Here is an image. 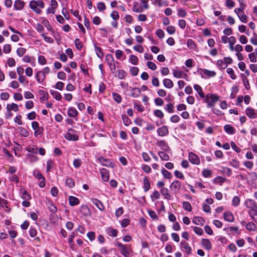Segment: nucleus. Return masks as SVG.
Returning a JSON list of instances; mask_svg holds the SVG:
<instances>
[{
	"label": "nucleus",
	"instance_id": "obj_34",
	"mask_svg": "<svg viewBox=\"0 0 257 257\" xmlns=\"http://www.w3.org/2000/svg\"><path fill=\"white\" fill-rule=\"evenodd\" d=\"M7 110L8 111H9V110H13L15 112H17L19 110V106L18 105L13 103L11 104H8L7 106Z\"/></svg>",
	"mask_w": 257,
	"mask_h": 257
},
{
	"label": "nucleus",
	"instance_id": "obj_54",
	"mask_svg": "<svg viewBox=\"0 0 257 257\" xmlns=\"http://www.w3.org/2000/svg\"><path fill=\"white\" fill-rule=\"evenodd\" d=\"M240 203V199L238 196H234L232 200V205L236 207Z\"/></svg>",
	"mask_w": 257,
	"mask_h": 257
},
{
	"label": "nucleus",
	"instance_id": "obj_45",
	"mask_svg": "<svg viewBox=\"0 0 257 257\" xmlns=\"http://www.w3.org/2000/svg\"><path fill=\"white\" fill-rule=\"evenodd\" d=\"M161 173L165 178L170 179L172 177V174L164 168L161 170Z\"/></svg>",
	"mask_w": 257,
	"mask_h": 257
},
{
	"label": "nucleus",
	"instance_id": "obj_32",
	"mask_svg": "<svg viewBox=\"0 0 257 257\" xmlns=\"http://www.w3.org/2000/svg\"><path fill=\"white\" fill-rule=\"evenodd\" d=\"M115 56L117 59L121 61L125 59V56L123 52L120 50H116L115 51Z\"/></svg>",
	"mask_w": 257,
	"mask_h": 257
},
{
	"label": "nucleus",
	"instance_id": "obj_28",
	"mask_svg": "<svg viewBox=\"0 0 257 257\" xmlns=\"http://www.w3.org/2000/svg\"><path fill=\"white\" fill-rule=\"evenodd\" d=\"M164 86L167 88H172L174 86L173 81L168 78H165L163 80Z\"/></svg>",
	"mask_w": 257,
	"mask_h": 257
},
{
	"label": "nucleus",
	"instance_id": "obj_1",
	"mask_svg": "<svg viewBox=\"0 0 257 257\" xmlns=\"http://www.w3.org/2000/svg\"><path fill=\"white\" fill-rule=\"evenodd\" d=\"M30 8L36 14H40L42 12L41 9L45 7V4L42 0H32L29 3Z\"/></svg>",
	"mask_w": 257,
	"mask_h": 257
},
{
	"label": "nucleus",
	"instance_id": "obj_48",
	"mask_svg": "<svg viewBox=\"0 0 257 257\" xmlns=\"http://www.w3.org/2000/svg\"><path fill=\"white\" fill-rule=\"evenodd\" d=\"M26 156L31 162H36L38 160V158L36 156L31 154H28Z\"/></svg>",
	"mask_w": 257,
	"mask_h": 257
},
{
	"label": "nucleus",
	"instance_id": "obj_60",
	"mask_svg": "<svg viewBox=\"0 0 257 257\" xmlns=\"http://www.w3.org/2000/svg\"><path fill=\"white\" fill-rule=\"evenodd\" d=\"M229 165L235 168H238L239 166V162L235 159L232 160L229 163Z\"/></svg>",
	"mask_w": 257,
	"mask_h": 257
},
{
	"label": "nucleus",
	"instance_id": "obj_52",
	"mask_svg": "<svg viewBox=\"0 0 257 257\" xmlns=\"http://www.w3.org/2000/svg\"><path fill=\"white\" fill-rule=\"evenodd\" d=\"M54 168V162L51 160H48L47 162V172L50 171V170Z\"/></svg>",
	"mask_w": 257,
	"mask_h": 257
},
{
	"label": "nucleus",
	"instance_id": "obj_22",
	"mask_svg": "<svg viewBox=\"0 0 257 257\" xmlns=\"http://www.w3.org/2000/svg\"><path fill=\"white\" fill-rule=\"evenodd\" d=\"M25 6V3L21 0H16L14 4V9L16 10H22L23 9Z\"/></svg>",
	"mask_w": 257,
	"mask_h": 257
},
{
	"label": "nucleus",
	"instance_id": "obj_63",
	"mask_svg": "<svg viewBox=\"0 0 257 257\" xmlns=\"http://www.w3.org/2000/svg\"><path fill=\"white\" fill-rule=\"evenodd\" d=\"M225 180V179L221 176H217L214 179L215 183H219L220 184H222Z\"/></svg>",
	"mask_w": 257,
	"mask_h": 257
},
{
	"label": "nucleus",
	"instance_id": "obj_51",
	"mask_svg": "<svg viewBox=\"0 0 257 257\" xmlns=\"http://www.w3.org/2000/svg\"><path fill=\"white\" fill-rule=\"evenodd\" d=\"M154 4L159 7L167 6V3L163 0H154Z\"/></svg>",
	"mask_w": 257,
	"mask_h": 257
},
{
	"label": "nucleus",
	"instance_id": "obj_57",
	"mask_svg": "<svg viewBox=\"0 0 257 257\" xmlns=\"http://www.w3.org/2000/svg\"><path fill=\"white\" fill-rule=\"evenodd\" d=\"M177 14L179 17L184 18L186 17L187 13L185 10L180 8L177 10Z\"/></svg>",
	"mask_w": 257,
	"mask_h": 257
},
{
	"label": "nucleus",
	"instance_id": "obj_2",
	"mask_svg": "<svg viewBox=\"0 0 257 257\" xmlns=\"http://www.w3.org/2000/svg\"><path fill=\"white\" fill-rule=\"evenodd\" d=\"M204 101L207 103V106L210 108L214 107L215 104L219 99V96L216 94L207 93L203 98Z\"/></svg>",
	"mask_w": 257,
	"mask_h": 257
},
{
	"label": "nucleus",
	"instance_id": "obj_49",
	"mask_svg": "<svg viewBox=\"0 0 257 257\" xmlns=\"http://www.w3.org/2000/svg\"><path fill=\"white\" fill-rule=\"evenodd\" d=\"M112 97L113 100L117 103H120L121 102L122 98L119 94L116 93H113Z\"/></svg>",
	"mask_w": 257,
	"mask_h": 257
},
{
	"label": "nucleus",
	"instance_id": "obj_41",
	"mask_svg": "<svg viewBox=\"0 0 257 257\" xmlns=\"http://www.w3.org/2000/svg\"><path fill=\"white\" fill-rule=\"evenodd\" d=\"M133 10L135 13H141L143 12L144 9L142 7L139 6L138 3H136L133 8Z\"/></svg>",
	"mask_w": 257,
	"mask_h": 257
},
{
	"label": "nucleus",
	"instance_id": "obj_30",
	"mask_svg": "<svg viewBox=\"0 0 257 257\" xmlns=\"http://www.w3.org/2000/svg\"><path fill=\"white\" fill-rule=\"evenodd\" d=\"M194 88L197 91L198 95L201 98L205 97V94L202 90L201 87L198 84H194Z\"/></svg>",
	"mask_w": 257,
	"mask_h": 257
},
{
	"label": "nucleus",
	"instance_id": "obj_19",
	"mask_svg": "<svg viewBox=\"0 0 257 257\" xmlns=\"http://www.w3.org/2000/svg\"><path fill=\"white\" fill-rule=\"evenodd\" d=\"M181 186V184L180 182L178 180H175L171 183L170 188L173 191H178L180 189Z\"/></svg>",
	"mask_w": 257,
	"mask_h": 257
},
{
	"label": "nucleus",
	"instance_id": "obj_10",
	"mask_svg": "<svg viewBox=\"0 0 257 257\" xmlns=\"http://www.w3.org/2000/svg\"><path fill=\"white\" fill-rule=\"evenodd\" d=\"M180 244L181 249L183 251L186 252V253L188 255L191 254L192 249L187 242L184 241H182L180 243Z\"/></svg>",
	"mask_w": 257,
	"mask_h": 257
},
{
	"label": "nucleus",
	"instance_id": "obj_56",
	"mask_svg": "<svg viewBox=\"0 0 257 257\" xmlns=\"http://www.w3.org/2000/svg\"><path fill=\"white\" fill-rule=\"evenodd\" d=\"M73 164L75 168H79L82 165V161L80 159H75L74 160Z\"/></svg>",
	"mask_w": 257,
	"mask_h": 257
},
{
	"label": "nucleus",
	"instance_id": "obj_43",
	"mask_svg": "<svg viewBox=\"0 0 257 257\" xmlns=\"http://www.w3.org/2000/svg\"><path fill=\"white\" fill-rule=\"evenodd\" d=\"M160 198V194L157 190H155L151 195V198L153 201Z\"/></svg>",
	"mask_w": 257,
	"mask_h": 257
},
{
	"label": "nucleus",
	"instance_id": "obj_6",
	"mask_svg": "<svg viewBox=\"0 0 257 257\" xmlns=\"http://www.w3.org/2000/svg\"><path fill=\"white\" fill-rule=\"evenodd\" d=\"M201 75L202 78L213 77L216 75V72L214 71L209 70L206 69H201Z\"/></svg>",
	"mask_w": 257,
	"mask_h": 257
},
{
	"label": "nucleus",
	"instance_id": "obj_40",
	"mask_svg": "<svg viewBox=\"0 0 257 257\" xmlns=\"http://www.w3.org/2000/svg\"><path fill=\"white\" fill-rule=\"evenodd\" d=\"M33 175L34 176V177L38 180L43 179V178L44 177V176H43L41 173L37 169H35L33 170Z\"/></svg>",
	"mask_w": 257,
	"mask_h": 257
},
{
	"label": "nucleus",
	"instance_id": "obj_27",
	"mask_svg": "<svg viewBox=\"0 0 257 257\" xmlns=\"http://www.w3.org/2000/svg\"><path fill=\"white\" fill-rule=\"evenodd\" d=\"M131 91V95L133 97H138L140 96V95L141 93V89L138 87L132 88Z\"/></svg>",
	"mask_w": 257,
	"mask_h": 257
},
{
	"label": "nucleus",
	"instance_id": "obj_55",
	"mask_svg": "<svg viewBox=\"0 0 257 257\" xmlns=\"http://www.w3.org/2000/svg\"><path fill=\"white\" fill-rule=\"evenodd\" d=\"M226 72L229 75L230 78L234 80L236 79V75H235L234 73V70L231 68H228L226 69Z\"/></svg>",
	"mask_w": 257,
	"mask_h": 257
},
{
	"label": "nucleus",
	"instance_id": "obj_17",
	"mask_svg": "<svg viewBox=\"0 0 257 257\" xmlns=\"http://www.w3.org/2000/svg\"><path fill=\"white\" fill-rule=\"evenodd\" d=\"M224 219L229 222H232L234 221V217L233 214L229 211L225 212L223 214Z\"/></svg>",
	"mask_w": 257,
	"mask_h": 257
},
{
	"label": "nucleus",
	"instance_id": "obj_50",
	"mask_svg": "<svg viewBox=\"0 0 257 257\" xmlns=\"http://www.w3.org/2000/svg\"><path fill=\"white\" fill-rule=\"evenodd\" d=\"M94 48L97 56L99 58H102L103 56V53L101 48L96 46H95Z\"/></svg>",
	"mask_w": 257,
	"mask_h": 257
},
{
	"label": "nucleus",
	"instance_id": "obj_9",
	"mask_svg": "<svg viewBox=\"0 0 257 257\" xmlns=\"http://www.w3.org/2000/svg\"><path fill=\"white\" fill-rule=\"evenodd\" d=\"M245 114L251 119L256 118H257V110L251 107H247L245 109Z\"/></svg>",
	"mask_w": 257,
	"mask_h": 257
},
{
	"label": "nucleus",
	"instance_id": "obj_62",
	"mask_svg": "<svg viewBox=\"0 0 257 257\" xmlns=\"http://www.w3.org/2000/svg\"><path fill=\"white\" fill-rule=\"evenodd\" d=\"M246 228L248 230L253 231L255 229L256 226L253 223L250 222L246 224Z\"/></svg>",
	"mask_w": 257,
	"mask_h": 257
},
{
	"label": "nucleus",
	"instance_id": "obj_21",
	"mask_svg": "<svg viewBox=\"0 0 257 257\" xmlns=\"http://www.w3.org/2000/svg\"><path fill=\"white\" fill-rule=\"evenodd\" d=\"M160 192L161 194L164 196L165 199L168 200H170L171 198V196L169 192V190L167 188L163 187L161 189Z\"/></svg>",
	"mask_w": 257,
	"mask_h": 257
},
{
	"label": "nucleus",
	"instance_id": "obj_26",
	"mask_svg": "<svg viewBox=\"0 0 257 257\" xmlns=\"http://www.w3.org/2000/svg\"><path fill=\"white\" fill-rule=\"evenodd\" d=\"M143 188L145 192L148 191L151 188V185L149 180L147 177L143 179Z\"/></svg>",
	"mask_w": 257,
	"mask_h": 257
},
{
	"label": "nucleus",
	"instance_id": "obj_14",
	"mask_svg": "<svg viewBox=\"0 0 257 257\" xmlns=\"http://www.w3.org/2000/svg\"><path fill=\"white\" fill-rule=\"evenodd\" d=\"M157 133L158 135L161 137H164L168 135L169 134L168 126L164 125L162 127H159L157 130Z\"/></svg>",
	"mask_w": 257,
	"mask_h": 257
},
{
	"label": "nucleus",
	"instance_id": "obj_18",
	"mask_svg": "<svg viewBox=\"0 0 257 257\" xmlns=\"http://www.w3.org/2000/svg\"><path fill=\"white\" fill-rule=\"evenodd\" d=\"M21 197L23 200H30L31 196L24 188H21L20 190Z\"/></svg>",
	"mask_w": 257,
	"mask_h": 257
},
{
	"label": "nucleus",
	"instance_id": "obj_37",
	"mask_svg": "<svg viewBox=\"0 0 257 257\" xmlns=\"http://www.w3.org/2000/svg\"><path fill=\"white\" fill-rule=\"evenodd\" d=\"M187 47L191 50H196L197 47L195 42L192 39H188L187 42Z\"/></svg>",
	"mask_w": 257,
	"mask_h": 257
},
{
	"label": "nucleus",
	"instance_id": "obj_33",
	"mask_svg": "<svg viewBox=\"0 0 257 257\" xmlns=\"http://www.w3.org/2000/svg\"><path fill=\"white\" fill-rule=\"evenodd\" d=\"M50 92L52 96L57 100L59 101L62 98L61 94L57 91L51 90Z\"/></svg>",
	"mask_w": 257,
	"mask_h": 257
},
{
	"label": "nucleus",
	"instance_id": "obj_20",
	"mask_svg": "<svg viewBox=\"0 0 257 257\" xmlns=\"http://www.w3.org/2000/svg\"><path fill=\"white\" fill-rule=\"evenodd\" d=\"M91 201L100 211L104 210V206L99 200L96 198H92Z\"/></svg>",
	"mask_w": 257,
	"mask_h": 257
},
{
	"label": "nucleus",
	"instance_id": "obj_61",
	"mask_svg": "<svg viewBox=\"0 0 257 257\" xmlns=\"http://www.w3.org/2000/svg\"><path fill=\"white\" fill-rule=\"evenodd\" d=\"M18 80L21 84H27L29 82L28 80L24 75L19 76Z\"/></svg>",
	"mask_w": 257,
	"mask_h": 257
},
{
	"label": "nucleus",
	"instance_id": "obj_12",
	"mask_svg": "<svg viewBox=\"0 0 257 257\" xmlns=\"http://www.w3.org/2000/svg\"><path fill=\"white\" fill-rule=\"evenodd\" d=\"M157 145L164 152H169L170 151V147L168 144L164 140L158 142Z\"/></svg>",
	"mask_w": 257,
	"mask_h": 257
},
{
	"label": "nucleus",
	"instance_id": "obj_5",
	"mask_svg": "<svg viewBox=\"0 0 257 257\" xmlns=\"http://www.w3.org/2000/svg\"><path fill=\"white\" fill-rule=\"evenodd\" d=\"M32 127L34 130V136L37 137L39 135L43 134L44 128L42 126H40L37 121H34L32 122Z\"/></svg>",
	"mask_w": 257,
	"mask_h": 257
},
{
	"label": "nucleus",
	"instance_id": "obj_31",
	"mask_svg": "<svg viewBox=\"0 0 257 257\" xmlns=\"http://www.w3.org/2000/svg\"><path fill=\"white\" fill-rule=\"evenodd\" d=\"M204 222V219L199 216L194 217L192 219V222L196 225H203Z\"/></svg>",
	"mask_w": 257,
	"mask_h": 257
},
{
	"label": "nucleus",
	"instance_id": "obj_29",
	"mask_svg": "<svg viewBox=\"0 0 257 257\" xmlns=\"http://www.w3.org/2000/svg\"><path fill=\"white\" fill-rule=\"evenodd\" d=\"M68 200L70 205L72 206L78 205L79 203V199L77 197L74 196H69Z\"/></svg>",
	"mask_w": 257,
	"mask_h": 257
},
{
	"label": "nucleus",
	"instance_id": "obj_16",
	"mask_svg": "<svg viewBox=\"0 0 257 257\" xmlns=\"http://www.w3.org/2000/svg\"><path fill=\"white\" fill-rule=\"evenodd\" d=\"M173 74L174 77L177 78H184L187 76L186 74L183 71L177 69L173 70Z\"/></svg>",
	"mask_w": 257,
	"mask_h": 257
},
{
	"label": "nucleus",
	"instance_id": "obj_35",
	"mask_svg": "<svg viewBox=\"0 0 257 257\" xmlns=\"http://www.w3.org/2000/svg\"><path fill=\"white\" fill-rule=\"evenodd\" d=\"M68 115L70 117H75L77 116L78 112L75 108L70 107L68 110Z\"/></svg>",
	"mask_w": 257,
	"mask_h": 257
},
{
	"label": "nucleus",
	"instance_id": "obj_7",
	"mask_svg": "<svg viewBox=\"0 0 257 257\" xmlns=\"http://www.w3.org/2000/svg\"><path fill=\"white\" fill-rule=\"evenodd\" d=\"M188 158L190 162L194 165H198L200 163V160L198 156L194 153H189Z\"/></svg>",
	"mask_w": 257,
	"mask_h": 257
},
{
	"label": "nucleus",
	"instance_id": "obj_8",
	"mask_svg": "<svg viewBox=\"0 0 257 257\" xmlns=\"http://www.w3.org/2000/svg\"><path fill=\"white\" fill-rule=\"evenodd\" d=\"M99 160L102 166L111 168H113L114 166V163L109 159L101 157L99 158Z\"/></svg>",
	"mask_w": 257,
	"mask_h": 257
},
{
	"label": "nucleus",
	"instance_id": "obj_39",
	"mask_svg": "<svg viewBox=\"0 0 257 257\" xmlns=\"http://www.w3.org/2000/svg\"><path fill=\"white\" fill-rule=\"evenodd\" d=\"M105 59L108 66L112 65L114 63V59L111 54H107Z\"/></svg>",
	"mask_w": 257,
	"mask_h": 257
},
{
	"label": "nucleus",
	"instance_id": "obj_42",
	"mask_svg": "<svg viewBox=\"0 0 257 257\" xmlns=\"http://www.w3.org/2000/svg\"><path fill=\"white\" fill-rule=\"evenodd\" d=\"M164 151H161L158 153V154L162 160L168 161L169 160V156Z\"/></svg>",
	"mask_w": 257,
	"mask_h": 257
},
{
	"label": "nucleus",
	"instance_id": "obj_53",
	"mask_svg": "<svg viewBox=\"0 0 257 257\" xmlns=\"http://www.w3.org/2000/svg\"><path fill=\"white\" fill-rule=\"evenodd\" d=\"M183 207L185 210L188 211H191L192 210L191 205L189 202L184 201L183 202Z\"/></svg>",
	"mask_w": 257,
	"mask_h": 257
},
{
	"label": "nucleus",
	"instance_id": "obj_36",
	"mask_svg": "<svg viewBox=\"0 0 257 257\" xmlns=\"http://www.w3.org/2000/svg\"><path fill=\"white\" fill-rule=\"evenodd\" d=\"M106 233L110 236L115 237L117 236V231L111 227H109L106 229Z\"/></svg>",
	"mask_w": 257,
	"mask_h": 257
},
{
	"label": "nucleus",
	"instance_id": "obj_58",
	"mask_svg": "<svg viewBox=\"0 0 257 257\" xmlns=\"http://www.w3.org/2000/svg\"><path fill=\"white\" fill-rule=\"evenodd\" d=\"M26 52V49L24 48H18L17 50V54L19 57L23 56Z\"/></svg>",
	"mask_w": 257,
	"mask_h": 257
},
{
	"label": "nucleus",
	"instance_id": "obj_59",
	"mask_svg": "<svg viewBox=\"0 0 257 257\" xmlns=\"http://www.w3.org/2000/svg\"><path fill=\"white\" fill-rule=\"evenodd\" d=\"M122 119L124 124L126 126L128 125L131 122V119L125 114L122 115Z\"/></svg>",
	"mask_w": 257,
	"mask_h": 257
},
{
	"label": "nucleus",
	"instance_id": "obj_11",
	"mask_svg": "<svg viewBox=\"0 0 257 257\" xmlns=\"http://www.w3.org/2000/svg\"><path fill=\"white\" fill-rule=\"evenodd\" d=\"M201 243L202 246L207 250H210L212 248V243L209 239H202Z\"/></svg>",
	"mask_w": 257,
	"mask_h": 257
},
{
	"label": "nucleus",
	"instance_id": "obj_46",
	"mask_svg": "<svg viewBox=\"0 0 257 257\" xmlns=\"http://www.w3.org/2000/svg\"><path fill=\"white\" fill-rule=\"evenodd\" d=\"M202 174L205 178H209L211 176V171L208 169H204L202 170Z\"/></svg>",
	"mask_w": 257,
	"mask_h": 257
},
{
	"label": "nucleus",
	"instance_id": "obj_15",
	"mask_svg": "<svg viewBox=\"0 0 257 257\" xmlns=\"http://www.w3.org/2000/svg\"><path fill=\"white\" fill-rule=\"evenodd\" d=\"M244 205L248 209H251L257 208L255 202L253 199H247L244 203Z\"/></svg>",
	"mask_w": 257,
	"mask_h": 257
},
{
	"label": "nucleus",
	"instance_id": "obj_23",
	"mask_svg": "<svg viewBox=\"0 0 257 257\" xmlns=\"http://www.w3.org/2000/svg\"><path fill=\"white\" fill-rule=\"evenodd\" d=\"M224 130L229 135H233L235 133V129L230 124H225L224 126Z\"/></svg>",
	"mask_w": 257,
	"mask_h": 257
},
{
	"label": "nucleus",
	"instance_id": "obj_47",
	"mask_svg": "<svg viewBox=\"0 0 257 257\" xmlns=\"http://www.w3.org/2000/svg\"><path fill=\"white\" fill-rule=\"evenodd\" d=\"M237 16L241 22L246 23L247 22V17L244 14V12L239 14Z\"/></svg>",
	"mask_w": 257,
	"mask_h": 257
},
{
	"label": "nucleus",
	"instance_id": "obj_24",
	"mask_svg": "<svg viewBox=\"0 0 257 257\" xmlns=\"http://www.w3.org/2000/svg\"><path fill=\"white\" fill-rule=\"evenodd\" d=\"M45 78V75L41 71H38L36 74V79L39 83H41Z\"/></svg>",
	"mask_w": 257,
	"mask_h": 257
},
{
	"label": "nucleus",
	"instance_id": "obj_44",
	"mask_svg": "<svg viewBox=\"0 0 257 257\" xmlns=\"http://www.w3.org/2000/svg\"><path fill=\"white\" fill-rule=\"evenodd\" d=\"M129 62L133 65H136L138 63V59L135 55H132L130 56Z\"/></svg>",
	"mask_w": 257,
	"mask_h": 257
},
{
	"label": "nucleus",
	"instance_id": "obj_4",
	"mask_svg": "<svg viewBox=\"0 0 257 257\" xmlns=\"http://www.w3.org/2000/svg\"><path fill=\"white\" fill-rule=\"evenodd\" d=\"M65 139L68 141H76L78 140V136L76 134L74 130L69 128L65 135Z\"/></svg>",
	"mask_w": 257,
	"mask_h": 257
},
{
	"label": "nucleus",
	"instance_id": "obj_38",
	"mask_svg": "<svg viewBox=\"0 0 257 257\" xmlns=\"http://www.w3.org/2000/svg\"><path fill=\"white\" fill-rule=\"evenodd\" d=\"M241 76L242 78V82L243 83V85H244L245 89L247 90L249 89V88H250L249 83V82H248L247 79L246 78V76L243 74H241Z\"/></svg>",
	"mask_w": 257,
	"mask_h": 257
},
{
	"label": "nucleus",
	"instance_id": "obj_64",
	"mask_svg": "<svg viewBox=\"0 0 257 257\" xmlns=\"http://www.w3.org/2000/svg\"><path fill=\"white\" fill-rule=\"evenodd\" d=\"M66 184L70 188H72L74 186L75 183L72 179L68 178L66 180Z\"/></svg>",
	"mask_w": 257,
	"mask_h": 257
},
{
	"label": "nucleus",
	"instance_id": "obj_13",
	"mask_svg": "<svg viewBox=\"0 0 257 257\" xmlns=\"http://www.w3.org/2000/svg\"><path fill=\"white\" fill-rule=\"evenodd\" d=\"M100 173L103 181L108 182L109 178L108 171L105 168H102L100 170Z\"/></svg>",
	"mask_w": 257,
	"mask_h": 257
},
{
	"label": "nucleus",
	"instance_id": "obj_25",
	"mask_svg": "<svg viewBox=\"0 0 257 257\" xmlns=\"http://www.w3.org/2000/svg\"><path fill=\"white\" fill-rule=\"evenodd\" d=\"M127 72L122 69H119L116 71V76L119 79H124L127 76Z\"/></svg>",
	"mask_w": 257,
	"mask_h": 257
},
{
	"label": "nucleus",
	"instance_id": "obj_3",
	"mask_svg": "<svg viewBox=\"0 0 257 257\" xmlns=\"http://www.w3.org/2000/svg\"><path fill=\"white\" fill-rule=\"evenodd\" d=\"M120 250V253L124 257H128L131 252L130 245H125L122 244L120 242H117L116 244Z\"/></svg>",
	"mask_w": 257,
	"mask_h": 257
}]
</instances>
